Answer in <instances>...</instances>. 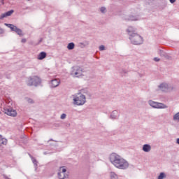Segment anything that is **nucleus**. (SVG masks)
I'll list each match as a JSON object with an SVG mask.
<instances>
[{"label": "nucleus", "instance_id": "20", "mask_svg": "<svg viewBox=\"0 0 179 179\" xmlns=\"http://www.w3.org/2000/svg\"><path fill=\"white\" fill-rule=\"evenodd\" d=\"M31 161L32 163L34 164V166H35V170H37V166H38V162L37 159H35L34 157H31Z\"/></svg>", "mask_w": 179, "mask_h": 179}, {"label": "nucleus", "instance_id": "18", "mask_svg": "<svg viewBox=\"0 0 179 179\" xmlns=\"http://www.w3.org/2000/svg\"><path fill=\"white\" fill-rule=\"evenodd\" d=\"M45 57H47V53L45 52H41L38 56V59H40V60L44 59Z\"/></svg>", "mask_w": 179, "mask_h": 179}, {"label": "nucleus", "instance_id": "39", "mask_svg": "<svg viewBox=\"0 0 179 179\" xmlns=\"http://www.w3.org/2000/svg\"><path fill=\"white\" fill-rule=\"evenodd\" d=\"M27 1H31V0H27Z\"/></svg>", "mask_w": 179, "mask_h": 179}, {"label": "nucleus", "instance_id": "10", "mask_svg": "<svg viewBox=\"0 0 179 179\" xmlns=\"http://www.w3.org/2000/svg\"><path fill=\"white\" fill-rule=\"evenodd\" d=\"M59 83H61V80H59L58 79L51 80V81L50 83V87L52 89H53L55 87H58V86H59Z\"/></svg>", "mask_w": 179, "mask_h": 179}, {"label": "nucleus", "instance_id": "21", "mask_svg": "<svg viewBox=\"0 0 179 179\" xmlns=\"http://www.w3.org/2000/svg\"><path fill=\"white\" fill-rule=\"evenodd\" d=\"M68 50H73L75 48V43L73 42L69 43L67 45Z\"/></svg>", "mask_w": 179, "mask_h": 179}, {"label": "nucleus", "instance_id": "36", "mask_svg": "<svg viewBox=\"0 0 179 179\" xmlns=\"http://www.w3.org/2000/svg\"><path fill=\"white\" fill-rule=\"evenodd\" d=\"M52 141L53 142H56V141H54L52 138L50 139L49 141Z\"/></svg>", "mask_w": 179, "mask_h": 179}, {"label": "nucleus", "instance_id": "38", "mask_svg": "<svg viewBox=\"0 0 179 179\" xmlns=\"http://www.w3.org/2000/svg\"><path fill=\"white\" fill-rule=\"evenodd\" d=\"M139 76H140V78H142V76L141 74H139Z\"/></svg>", "mask_w": 179, "mask_h": 179}, {"label": "nucleus", "instance_id": "34", "mask_svg": "<svg viewBox=\"0 0 179 179\" xmlns=\"http://www.w3.org/2000/svg\"><path fill=\"white\" fill-rule=\"evenodd\" d=\"M169 2H171V3H174V2H176V0H169Z\"/></svg>", "mask_w": 179, "mask_h": 179}, {"label": "nucleus", "instance_id": "26", "mask_svg": "<svg viewBox=\"0 0 179 179\" xmlns=\"http://www.w3.org/2000/svg\"><path fill=\"white\" fill-rule=\"evenodd\" d=\"M100 10H101V13H106V12H107V8H106V7H101L100 8Z\"/></svg>", "mask_w": 179, "mask_h": 179}, {"label": "nucleus", "instance_id": "19", "mask_svg": "<svg viewBox=\"0 0 179 179\" xmlns=\"http://www.w3.org/2000/svg\"><path fill=\"white\" fill-rule=\"evenodd\" d=\"M5 26H6L7 27H8L9 29H10L11 31H14L15 28L16 27V26L12 24H4Z\"/></svg>", "mask_w": 179, "mask_h": 179}, {"label": "nucleus", "instance_id": "28", "mask_svg": "<svg viewBox=\"0 0 179 179\" xmlns=\"http://www.w3.org/2000/svg\"><path fill=\"white\" fill-rule=\"evenodd\" d=\"M99 51H104V50H106V47L103 45H101L99 46Z\"/></svg>", "mask_w": 179, "mask_h": 179}, {"label": "nucleus", "instance_id": "33", "mask_svg": "<svg viewBox=\"0 0 179 179\" xmlns=\"http://www.w3.org/2000/svg\"><path fill=\"white\" fill-rule=\"evenodd\" d=\"M121 73H127V71H126V70L122 69V71H121Z\"/></svg>", "mask_w": 179, "mask_h": 179}, {"label": "nucleus", "instance_id": "29", "mask_svg": "<svg viewBox=\"0 0 179 179\" xmlns=\"http://www.w3.org/2000/svg\"><path fill=\"white\" fill-rule=\"evenodd\" d=\"M61 120H65L66 118V114L62 113L60 116Z\"/></svg>", "mask_w": 179, "mask_h": 179}, {"label": "nucleus", "instance_id": "25", "mask_svg": "<svg viewBox=\"0 0 179 179\" xmlns=\"http://www.w3.org/2000/svg\"><path fill=\"white\" fill-rule=\"evenodd\" d=\"M110 179H117V174L114 172L110 173Z\"/></svg>", "mask_w": 179, "mask_h": 179}, {"label": "nucleus", "instance_id": "9", "mask_svg": "<svg viewBox=\"0 0 179 179\" xmlns=\"http://www.w3.org/2000/svg\"><path fill=\"white\" fill-rule=\"evenodd\" d=\"M157 53L162 57L165 58V59H171V57L169 53L166 52V51L162 50V49H158L157 50Z\"/></svg>", "mask_w": 179, "mask_h": 179}, {"label": "nucleus", "instance_id": "12", "mask_svg": "<svg viewBox=\"0 0 179 179\" xmlns=\"http://www.w3.org/2000/svg\"><path fill=\"white\" fill-rule=\"evenodd\" d=\"M13 12H15V10H10L9 11H7V12L1 14V15L0 16V19L2 20L5 17H7V16H10L12 15V13H13Z\"/></svg>", "mask_w": 179, "mask_h": 179}, {"label": "nucleus", "instance_id": "37", "mask_svg": "<svg viewBox=\"0 0 179 179\" xmlns=\"http://www.w3.org/2000/svg\"><path fill=\"white\" fill-rule=\"evenodd\" d=\"M41 41H43V39H41V40L39 41V43H41Z\"/></svg>", "mask_w": 179, "mask_h": 179}, {"label": "nucleus", "instance_id": "27", "mask_svg": "<svg viewBox=\"0 0 179 179\" xmlns=\"http://www.w3.org/2000/svg\"><path fill=\"white\" fill-rule=\"evenodd\" d=\"M59 179H68V175L64 174V176L60 175V177H58Z\"/></svg>", "mask_w": 179, "mask_h": 179}, {"label": "nucleus", "instance_id": "7", "mask_svg": "<svg viewBox=\"0 0 179 179\" xmlns=\"http://www.w3.org/2000/svg\"><path fill=\"white\" fill-rule=\"evenodd\" d=\"M82 72H83V70L81 69V67L79 66H76L72 67L71 75L73 78H79V76H82Z\"/></svg>", "mask_w": 179, "mask_h": 179}, {"label": "nucleus", "instance_id": "31", "mask_svg": "<svg viewBox=\"0 0 179 179\" xmlns=\"http://www.w3.org/2000/svg\"><path fill=\"white\" fill-rule=\"evenodd\" d=\"M154 61H155V62H159V61H160V58H159V57H155V58H154Z\"/></svg>", "mask_w": 179, "mask_h": 179}, {"label": "nucleus", "instance_id": "8", "mask_svg": "<svg viewBox=\"0 0 179 179\" xmlns=\"http://www.w3.org/2000/svg\"><path fill=\"white\" fill-rule=\"evenodd\" d=\"M4 113L5 114H7V115H9L10 117H16V115H17L16 110L12 109V108L4 109Z\"/></svg>", "mask_w": 179, "mask_h": 179}, {"label": "nucleus", "instance_id": "15", "mask_svg": "<svg viewBox=\"0 0 179 179\" xmlns=\"http://www.w3.org/2000/svg\"><path fill=\"white\" fill-rule=\"evenodd\" d=\"M80 93H82V94H87L89 97H92V94H90L89 90L87 88L81 90Z\"/></svg>", "mask_w": 179, "mask_h": 179}, {"label": "nucleus", "instance_id": "17", "mask_svg": "<svg viewBox=\"0 0 179 179\" xmlns=\"http://www.w3.org/2000/svg\"><path fill=\"white\" fill-rule=\"evenodd\" d=\"M13 31L17 33V34H18V36H20V37L23 36V31H22V29L17 28V27H15Z\"/></svg>", "mask_w": 179, "mask_h": 179}, {"label": "nucleus", "instance_id": "6", "mask_svg": "<svg viewBox=\"0 0 179 179\" xmlns=\"http://www.w3.org/2000/svg\"><path fill=\"white\" fill-rule=\"evenodd\" d=\"M148 104L149 106H150V107H152V108H157V109L167 108V105L163 103L156 102L152 100L148 101Z\"/></svg>", "mask_w": 179, "mask_h": 179}, {"label": "nucleus", "instance_id": "16", "mask_svg": "<svg viewBox=\"0 0 179 179\" xmlns=\"http://www.w3.org/2000/svg\"><path fill=\"white\" fill-rule=\"evenodd\" d=\"M7 143H8V140L3 138V136H2V135L0 134V146L1 145H6Z\"/></svg>", "mask_w": 179, "mask_h": 179}, {"label": "nucleus", "instance_id": "14", "mask_svg": "<svg viewBox=\"0 0 179 179\" xmlns=\"http://www.w3.org/2000/svg\"><path fill=\"white\" fill-rule=\"evenodd\" d=\"M126 20H130L131 22L139 20V17L138 16L134 15H129L128 17L126 18Z\"/></svg>", "mask_w": 179, "mask_h": 179}, {"label": "nucleus", "instance_id": "24", "mask_svg": "<svg viewBox=\"0 0 179 179\" xmlns=\"http://www.w3.org/2000/svg\"><path fill=\"white\" fill-rule=\"evenodd\" d=\"M173 121H179V112L175 114L173 117Z\"/></svg>", "mask_w": 179, "mask_h": 179}, {"label": "nucleus", "instance_id": "32", "mask_svg": "<svg viewBox=\"0 0 179 179\" xmlns=\"http://www.w3.org/2000/svg\"><path fill=\"white\" fill-rule=\"evenodd\" d=\"M26 41H27L26 38H22L21 41V43H26Z\"/></svg>", "mask_w": 179, "mask_h": 179}, {"label": "nucleus", "instance_id": "30", "mask_svg": "<svg viewBox=\"0 0 179 179\" xmlns=\"http://www.w3.org/2000/svg\"><path fill=\"white\" fill-rule=\"evenodd\" d=\"M27 101H28V103H30L31 104H33V103H34V101H33V99H28Z\"/></svg>", "mask_w": 179, "mask_h": 179}, {"label": "nucleus", "instance_id": "11", "mask_svg": "<svg viewBox=\"0 0 179 179\" xmlns=\"http://www.w3.org/2000/svg\"><path fill=\"white\" fill-rule=\"evenodd\" d=\"M119 117H120V114L118 113V110H115L112 111L109 118L110 120H118Z\"/></svg>", "mask_w": 179, "mask_h": 179}, {"label": "nucleus", "instance_id": "2", "mask_svg": "<svg viewBox=\"0 0 179 179\" xmlns=\"http://www.w3.org/2000/svg\"><path fill=\"white\" fill-rule=\"evenodd\" d=\"M127 32L131 44H134V45H140V44L143 43V38L138 34L136 29L134 28V27H129L127 29Z\"/></svg>", "mask_w": 179, "mask_h": 179}, {"label": "nucleus", "instance_id": "4", "mask_svg": "<svg viewBox=\"0 0 179 179\" xmlns=\"http://www.w3.org/2000/svg\"><path fill=\"white\" fill-rule=\"evenodd\" d=\"M158 87L161 92H164V93H171V92H176V90H177L176 86L166 83H162Z\"/></svg>", "mask_w": 179, "mask_h": 179}, {"label": "nucleus", "instance_id": "35", "mask_svg": "<svg viewBox=\"0 0 179 179\" xmlns=\"http://www.w3.org/2000/svg\"><path fill=\"white\" fill-rule=\"evenodd\" d=\"M176 143H178V145H179V138H177Z\"/></svg>", "mask_w": 179, "mask_h": 179}, {"label": "nucleus", "instance_id": "23", "mask_svg": "<svg viewBox=\"0 0 179 179\" xmlns=\"http://www.w3.org/2000/svg\"><path fill=\"white\" fill-rule=\"evenodd\" d=\"M65 173H66V169H62V171L59 172L57 173V176H58V177H61V176H64V174H65Z\"/></svg>", "mask_w": 179, "mask_h": 179}, {"label": "nucleus", "instance_id": "1", "mask_svg": "<svg viewBox=\"0 0 179 179\" xmlns=\"http://www.w3.org/2000/svg\"><path fill=\"white\" fill-rule=\"evenodd\" d=\"M109 160L110 163L113 164L116 169H119V170H127V169L129 167L128 161L115 152H113L110 155Z\"/></svg>", "mask_w": 179, "mask_h": 179}, {"label": "nucleus", "instance_id": "5", "mask_svg": "<svg viewBox=\"0 0 179 179\" xmlns=\"http://www.w3.org/2000/svg\"><path fill=\"white\" fill-rule=\"evenodd\" d=\"M27 86H35V87H37V86L41 85V78L36 76L29 77L27 80Z\"/></svg>", "mask_w": 179, "mask_h": 179}, {"label": "nucleus", "instance_id": "13", "mask_svg": "<svg viewBox=\"0 0 179 179\" xmlns=\"http://www.w3.org/2000/svg\"><path fill=\"white\" fill-rule=\"evenodd\" d=\"M143 150L145 152V153H149L150 150H152V146L150 144H144L143 145Z\"/></svg>", "mask_w": 179, "mask_h": 179}, {"label": "nucleus", "instance_id": "22", "mask_svg": "<svg viewBox=\"0 0 179 179\" xmlns=\"http://www.w3.org/2000/svg\"><path fill=\"white\" fill-rule=\"evenodd\" d=\"M166 177H167L166 173L164 172H161L158 176V179H164L166 178Z\"/></svg>", "mask_w": 179, "mask_h": 179}, {"label": "nucleus", "instance_id": "3", "mask_svg": "<svg viewBox=\"0 0 179 179\" xmlns=\"http://www.w3.org/2000/svg\"><path fill=\"white\" fill-rule=\"evenodd\" d=\"M86 103V95L82 93H77L73 95V104L74 106H83Z\"/></svg>", "mask_w": 179, "mask_h": 179}]
</instances>
